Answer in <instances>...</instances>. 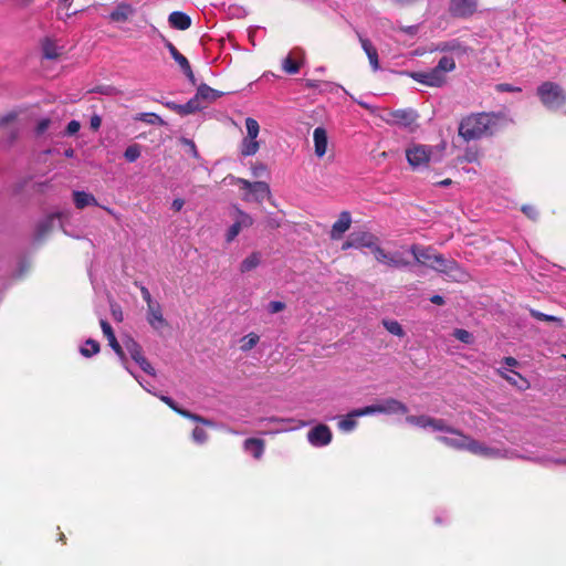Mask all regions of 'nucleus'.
I'll return each instance as SVG.
<instances>
[{
    "label": "nucleus",
    "mask_w": 566,
    "mask_h": 566,
    "mask_svg": "<svg viewBox=\"0 0 566 566\" xmlns=\"http://www.w3.org/2000/svg\"><path fill=\"white\" fill-rule=\"evenodd\" d=\"M406 422L423 430L437 432L439 433L437 439L444 446L455 450L468 451L476 457L491 460L520 458L516 451L507 449L503 444L491 446L464 434L462 431L450 426L444 419L427 415L407 416Z\"/></svg>",
    "instance_id": "nucleus-1"
},
{
    "label": "nucleus",
    "mask_w": 566,
    "mask_h": 566,
    "mask_svg": "<svg viewBox=\"0 0 566 566\" xmlns=\"http://www.w3.org/2000/svg\"><path fill=\"white\" fill-rule=\"evenodd\" d=\"M501 120L502 116L494 113L472 114L461 120L459 135L467 142L492 135Z\"/></svg>",
    "instance_id": "nucleus-2"
},
{
    "label": "nucleus",
    "mask_w": 566,
    "mask_h": 566,
    "mask_svg": "<svg viewBox=\"0 0 566 566\" xmlns=\"http://www.w3.org/2000/svg\"><path fill=\"white\" fill-rule=\"evenodd\" d=\"M443 145L430 146L422 144H411L406 149V158L413 169L428 167L430 163H439L443 156Z\"/></svg>",
    "instance_id": "nucleus-3"
},
{
    "label": "nucleus",
    "mask_w": 566,
    "mask_h": 566,
    "mask_svg": "<svg viewBox=\"0 0 566 566\" xmlns=\"http://www.w3.org/2000/svg\"><path fill=\"white\" fill-rule=\"evenodd\" d=\"M410 252L416 261L424 266L439 272H447L452 269L453 262L446 260L441 254L434 252L431 248L412 245Z\"/></svg>",
    "instance_id": "nucleus-4"
},
{
    "label": "nucleus",
    "mask_w": 566,
    "mask_h": 566,
    "mask_svg": "<svg viewBox=\"0 0 566 566\" xmlns=\"http://www.w3.org/2000/svg\"><path fill=\"white\" fill-rule=\"evenodd\" d=\"M537 95L548 109L557 111L566 105V92L557 83L544 82L537 87Z\"/></svg>",
    "instance_id": "nucleus-5"
},
{
    "label": "nucleus",
    "mask_w": 566,
    "mask_h": 566,
    "mask_svg": "<svg viewBox=\"0 0 566 566\" xmlns=\"http://www.w3.org/2000/svg\"><path fill=\"white\" fill-rule=\"evenodd\" d=\"M245 134L240 143L239 150L243 157L254 156L260 149V142L258 140L260 134V125L256 119L247 117Z\"/></svg>",
    "instance_id": "nucleus-6"
},
{
    "label": "nucleus",
    "mask_w": 566,
    "mask_h": 566,
    "mask_svg": "<svg viewBox=\"0 0 566 566\" xmlns=\"http://www.w3.org/2000/svg\"><path fill=\"white\" fill-rule=\"evenodd\" d=\"M235 185L247 191L244 195L245 201L262 202L270 196V187L264 181L250 182L243 178H237Z\"/></svg>",
    "instance_id": "nucleus-7"
},
{
    "label": "nucleus",
    "mask_w": 566,
    "mask_h": 566,
    "mask_svg": "<svg viewBox=\"0 0 566 566\" xmlns=\"http://www.w3.org/2000/svg\"><path fill=\"white\" fill-rule=\"evenodd\" d=\"M146 319L150 327L157 332L168 327V321L164 316L163 306L159 302L153 303L146 308Z\"/></svg>",
    "instance_id": "nucleus-8"
},
{
    "label": "nucleus",
    "mask_w": 566,
    "mask_h": 566,
    "mask_svg": "<svg viewBox=\"0 0 566 566\" xmlns=\"http://www.w3.org/2000/svg\"><path fill=\"white\" fill-rule=\"evenodd\" d=\"M332 437V431L326 424H317L307 432L308 442L316 448L328 446Z\"/></svg>",
    "instance_id": "nucleus-9"
},
{
    "label": "nucleus",
    "mask_w": 566,
    "mask_h": 566,
    "mask_svg": "<svg viewBox=\"0 0 566 566\" xmlns=\"http://www.w3.org/2000/svg\"><path fill=\"white\" fill-rule=\"evenodd\" d=\"M375 259L387 266L391 268H402L407 266L409 262L403 258L402 252H386L384 249L379 248L375 251Z\"/></svg>",
    "instance_id": "nucleus-10"
},
{
    "label": "nucleus",
    "mask_w": 566,
    "mask_h": 566,
    "mask_svg": "<svg viewBox=\"0 0 566 566\" xmlns=\"http://www.w3.org/2000/svg\"><path fill=\"white\" fill-rule=\"evenodd\" d=\"M252 222L253 220L248 213L241 210H237L235 220L233 224H231L230 228L227 230L226 241L228 243H231L243 229L252 226Z\"/></svg>",
    "instance_id": "nucleus-11"
},
{
    "label": "nucleus",
    "mask_w": 566,
    "mask_h": 566,
    "mask_svg": "<svg viewBox=\"0 0 566 566\" xmlns=\"http://www.w3.org/2000/svg\"><path fill=\"white\" fill-rule=\"evenodd\" d=\"M478 10L476 0H451L450 12L457 18H469Z\"/></svg>",
    "instance_id": "nucleus-12"
},
{
    "label": "nucleus",
    "mask_w": 566,
    "mask_h": 566,
    "mask_svg": "<svg viewBox=\"0 0 566 566\" xmlns=\"http://www.w3.org/2000/svg\"><path fill=\"white\" fill-rule=\"evenodd\" d=\"M411 77L427 86H441L446 82V75H441L436 69L413 72L411 73Z\"/></svg>",
    "instance_id": "nucleus-13"
},
{
    "label": "nucleus",
    "mask_w": 566,
    "mask_h": 566,
    "mask_svg": "<svg viewBox=\"0 0 566 566\" xmlns=\"http://www.w3.org/2000/svg\"><path fill=\"white\" fill-rule=\"evenodd\" d=\"M352 217L348 211L340 212L338 219L334 222L331 230V239L339 240L343 234L350 228Z\"/></svg>",
    "instance_id": "nucleus-14"
},
{
    "label": "nucleus",
    "mask_w": 566,
    "mask_h": 566,
    "mask_svg": "<svg viewBox=\"0 0 566 566\" xmlns=\"http://www.w3.org/2000/svg\"><path fill=\"white\" fill-rule=\"evenodd\" d=\"M166 48L168 49V51H169L171 57L175 60V62L184 71L186 76L193 83L195 82V75L192 73L190 63L187 60V57L184 56L171 42H167Z\"/></svg>",
    "instance_id": "nucleus-15"
},
{
    "label": "nucleus",
    "mask_w": 566,
    "mask_h": 566,
    "mask_svg": "<svg viewBox=\"0 0 566 566\" xmlns=\"http://www.w3.org/2000/svg\"><path fill=\"white\" fill-rule=\"evenodd\" d=\"M416 118L417 115L412 109H397L389 114L388 122L408 127L416 122Z\"/></svg>",
    "instance_id": "nucleus-16"
},
{
    "label": "nucleus",
    "mask_w": 566,
    "mask_h": 566,
    "mask_svg": "<svg viewBox=\"0 0 566 566\" xmlns=\"http://www.w3.org/2000/svg\"><path fill=\"white\" fill-rule=\"evenodd\" d=\"M302 60L303 51L294 50L283 60L282 67L287 74H296L300 71Z\"/></svg>",
    "instance_id": "nucleus-17"
},
{
    "label": "nucleus",
    "mask_w": 566,
    "mask_h": 566,
    "mask_svg": "<svg viewBox=\"0 0 566 566\" xmlns=\"http://www.w3.org/2000/svg\"><path fill=\"white\" fill-rule=\"evenodd\" d=\"M437 50L442 52H452L457 56L467 55L472 52V49L470 46H468L458 39L439 44Z\"/></svg>",
    "instance_id": "nucleus-18"
},
{
    "label": "nucleus",
    "mask_w": 566,
    "mask_h": 566,
    "mask_svg": "<svg viewBox=\"0 0 566 566\" xmlns=\"http://www.w3.org/2000/svg\"><path fill=\"white\" fill-rule=\"evenodd\" d=\"M314 150L318 158H322L328 146L327 133L323 127H316L313 132Z\"/></svg>",
    "instance_id": "nucleus-19"
},
{
    "label": "nucleus",
    "mask_w": 566,
    "mask_h": 566,
    "mask_svg": "<svg viewBox=\"0 0 566 566\" xmlns=\"http://www.w3.org/2000/svg\"><path fill=\"white\" fill-rule=\"evenodd\" d=\"M380 409L381 413L385 415H406L408 412V407L395 398H387L380 401Z\"/></svg>",
    "instance_id": "nucleus-20"
},
{
    "label": "nucleus",
    "mask_w": 566,
    "mask_h": 566,
    "mask_svg": "<svg viewBox=\"0 0 566 566\" xmlns=\"http://www.w3.org/2000/svg\"><path fill=\"white\" fill-rule=\"evenodd\" d=\"M161 401H164L167 406H169L174 411L181 415L185 418L191 419L192 421L205 423L211 426V421L203 419L202 417L191 413L188 410H185L176 405V402L168 396H160Z\"/></svg>",
    "instance_id": "nucleus-21"
},
{
    "label": "nucleus",
    "mask_w": 566,
    "mask_h": 566,
    "mask_svg": "<svg viewBox=\"0 0 566 566\" xmlns=\"http://www.w3.org/2000/svg\"><path fill=\"white\" fill-rule=\"evenodd\" d=\"M243 450L254 459L260 460L265 450V443L259 438H249L243 442Z\"/></svg>",
    "instance_id": "nucleus-22"
},
{
    "label": "nucleus",
    "mask_w": 566,
    "mask_h": 566,
    "mask_svg": "<svg viewBox=\"0 0 566 566\" xmlns=\"http://www.w3.org/2000/svg\"><path fill=\"white\" fill-rule=\"evenodd\" d=\"M135 9L126 2H120L111 12L109 19L114 22H126L133 14Z\"/></svg>",
    "instance_id": "nucleus-23"
},
{
    "label": "nucleus",
    "mask_w": 566,
    "mask_h": 566,
    "mask_svg": "<svg viewBox=\"0 0 566 566\" xmlns=\"http://www.w3.org/2000/svg\"><path fill=\"white\" fill-rule=\"evenodd\" d=\"M62 218V213L48 214L41 220L36 227V235L39 239L44 238L55 226V221Z\"/></svg>",
    "instance_id": "nucleus-24"
},
{
    "label": "nucleus",
    "mask_w": 566,
    "mask_h": 566,
    "mask_svg": "<svg viewBox=\"0 0 566 566\" xmlns=\"http://www.w3.org/2000/svg\"><path fill=\"white\" fill-rule=\"evenodd\" d=\"M168 21L172 28L178 30H187L191 25L190 17L180 11L171 12Z\"/></svg>",
    "instance_id": "nucleus-25"
},
{
    "label": "nucleus",
    "mask_w": 566,
    "mask_h": 566,
    "mask_svg": "<svg viewBox=\"0 0 566 566\" xmlns=\"http://www.w3.org/2000/svg\"><path fill=\"white\" fill-rule=\"evenodd\" d=\"M221 96H222V92H219V91L208 86L207 84H201L198 87L197 93L195 95V97L198 98V102H200V103H201V101L213 102Z\"/></svg>",
    "instance_id": "nucleus-26"
},
{
    "label": "nucleus",
    "mask_w": 566,
    "mask_h": 566,
    "mask_svg": "<svg viewBox=\"0 0 566 566\" xmlns=\"http://www.w3.org/2000/svg\"><path fill=\"white\" fill-rule=\"evenodd\" d=\"M359 41L361 44L363 50L365 51L369 63L374 71H377L379 69V61H378V53L377 50L374 48L371 42L363 36H359Z\"/></svg>",
    "instance_id": "nucleus-27"
},
{
    "label": "nucleus",
    "mask_w": 566,
    "mask_h": 566,
    "mask_svg": "<svg viewBox=\"0 0 566 566\" xmlns=\"http://www.w3.org/2000/svg\"><path fill=\"white\" fill-rule=\"evenodd\" d=\"M377 241L378 240L374 234L364 232L356 237V248H367L375 255L376 249L380 248Z\"/></svg>",
    "instance_id": "nucleus-28"
},
{
    "label": "nucleus",
    "mask_w": 566,
    "mask_h": 566,
    "mask_svg": "<svg viewBox=\"0 0 566 566\" xmlns=\"http://www.w3.org/2000/svg\"><path fill=\"white\" fill-rule=\"evenodd\" d=\"M74 205L77 209H83L87 206H96L97 200L95 197L85 191H74L73 192Z\"/></svg>",
    "instance_id": "nucleus-29"
},
{
    "label": "nucleus",
    "mask_w": 566,
    "mask_h": 566,
    "mask_svg": "<svg viewBox=\"0 0 566 566\" xmlns=\"http://www.w3.org/2000/svg\"><path fill=\"white\" fill-rule=\"evenodd\" d=\"M269 420L281 424V427H279L275 430V432H285V431L295 430V429H298V428H302L305 426V422L296 421L292 418H286V419L285 418H270Z\"/></svg>",
    "instance_id": "nucleus-30"
},
{
    "label": "nucleus",
    "mask_w": 566,
    "mask_h": 566,
    "mask_svg": "<svg viewBox=\"0 0 566 566\" xmlns=\"http://www.w3.org/2000/svg\"><path fill=\"white\" fill-rule=\"evenodd\" d=\"M501 375L510 384L517 387L520 390H525L530 387L528 381L516 371H513V370L502 371Z\"/></svg>",
    "instance_id": "nucleus-31"
},
{
    "label": "nucleus",
    "mask_w": 566,
    "mask_h": 566,
    "mask_svg": "<svg viewBox=\"0 0 566 566\" xmlns=\"http://www.w3.org/2000/svg\"><path fill=\"white\" fill-rule=\"evenodd\" d=\"M261 253L260 252H253L250 255H248L240 264V271L242 273L250 272L258 268L261 263Z\"/></svg>",
    "instance_id": "nucleus-32"
},
{
    "label": "nucleus",
    "mask_w": 566,
    "mask_h": 566,
    "mask_svg": "<svg viewBox=\"0 0 566 566\" xmlns=\"http://www.w3.org/2000/svg\"><path fill=\"white\" fill-rule=\"evenodd\" d=\"M205 107H206L205 105H202L200 102H198V98L192 97L186 104H179L178 114L188 115V114H192L197 111H200Z\"/></svg>",
    "instance_id": "nucleus-33"
},
{
    "label": "nucleus",
    "mask_w": 566,
    "mask_h": 566,
    "mask_svg": "<svg viewBox=\"0 0 566 566\" xmlns=\"http://www.w3.org/2000/svg\"><path fill=\"white\" fill-rule=\"evenodd\" d=\"M124 346L134 361L137 363V361H139V359H142L144 357L140 345L137 342H135L133 338H128L124 343Z\"/></svg>",
    "instance_id": "nucleus-34"
},
{
    "label": "nucleus",
    "mask_w": 566,
    "mask_h": 566,
    "mask_svg": "<svg viewBox=\"0 0 566 566\" xmlns=\"http://www.w3.org/2000/svg\"><path fill=\"white\" fill-rule=\"evenodd\" d=\"M357 417L358 416H354L353 411H350L348 415H346L345 417H343L338 420V423H337L338 429L343 432L353 431L357 426V422L355 420V418H357Z\"/></svg>",
    "instance_id": "nucleus-35"
},
{
    "label": "nucleus",
    "mask_w": 566,
    "mask_h": 566,
    "mask_svg": "<svg viewBox=\"0 0 566 566\" xmlns=\"http://www.w3.org/2000/svg\"><path fill=\"white\" fill-rule=\"evenodd\" d=\"M43 55L46 59H55L61 54L60 48L50 39H45L42 44Z\"/></svg>",
    "instance_id": "nucleus-36"
},
{
    "label": "nucleus",
    "mask_w": 566,
    "mask_h": 566,
    "mask_svg": "<svg viewBox=\"0 0 566 566\" xmlns=\"http://www.w3.org/2000/svg\"><path fill=\"white\" fill-rule=\"evenodd\" d=\"M259 335L250 333L240 339V349L242 352H249L259 343Z\"/></svg>",
    "instance_id": "nucleus-37"
},
{
    "label": "nucleus",
    "mask_w": 566,
    "mask_h": 566,
    "mask_svg": "<svg viewBox=\"0 0 566 566\" xmlns=\"http://www.w3.org/2000/svg\"><path fill=\"white\" fill-rule=\"evenodd\" d=\"M528 460H532L534 462H537L544 467H549L552 464L556 465H566V458H554V457H539V458H527Z\"/></svg>",
    "instance_id": "nucleus-38"
},
{
    "label": "nucleus",
    "mask_w": 566,
    "mask_h": 566,
    "mask_svg": "<svg viewBox=\"0 0 566 566\" xmlns=\"http://www.w3.org/2000/svg\"><path fill=\"white\" fill-rule=\"evenodd\" d=\"M99 352V344L94 339H87L85 344L80 348V353L84 357H92Z\"/></svg>",
    "instance_id": "nucleus-39"
},
{
    "label": "nucleus",
    "mask_w": 566,
    "mask_h": 566,
    "mask_svg": "<svg viewBox=\"0 0 566 566\" xmlns=\"http://www.w3.org/2000/svg\"><path fill=\"white\" fill-rule=\"evenodd\" d=\"M441 75H446V73L451 72L455 69L454 60L449 56H443L438 62V65L434 67Z\"/></svg>",
    "instance_id": "nucleus-40"
},
{
    "label": "nucleus",
    "mask_w": 566,
    "mask_h": 566,
    "mask_svg": "<svg viewBox=\"0 0 566 566\" xmlns=\"http://www.w3.org/2000/svg\"><path fill=\"white\" fill-rule=\"evenodd\" d=\"M385 328L392 335L395 336H398V337H402L405 336V332H403V328L402 326L397 322V321H394V319H385L382 322Z\"/></svg>",
    "instance_id": "nucleus-41"
},
{
    "label": "nucleus",
    "mask_w": 566,
    "mask_h": 566,
    "mask_svg": "<svg viewBox=\"0 0 566 566\" xmlns=\"http://www.w3.org/2000/svg\"><path fill=\"white\" fill-rule=\"evenodd\" d=\"M375 413H381L380 402L353 410V415L359 417L370 416Z\"/></svg>",
    "instance_id": "nucleus-42"
},
{
    "label": "nucleus",
    "mask_w": 566,
    "mask_h": 566,
    "mask_svg": "<svg viewBox=\"0 0 566 566\" xmlns=\"http://www.w3.org/2000/svg\"><path fill=\"white\" fill-rule=\"evenodd\" d=\"M140 154L142 147L138 144H133L126 148L124 157L127 161L134 163L140 157Z\"/></svg>",
    "instance_id": "nucleus-43"
},
{
    "label": "nucleus",
    "mask_w": 566,
    "mask_h": 566,
    "mask_svg": "<svg viewBox=\"0 0 566 566\" xmlns=\"http://www.w3.org/2000/svg\"><path fill=\"white\" fill-rule=\"evenodd\" d=\"M108 345L113 348V350L116 353V355L119 357L123 366L125 367L126 370H128V367L126 365V357H125V353L122 348V346L119 345V343L117 342L116 337L115 336H112L109 339H108Z\"/></svg>",
    "instance_id": "nucleus-44"
},
{
    "label": "nucleus",
    "mask_w": 566,
    "mask_h": 566,
    "mask_svg": "<svg viewBox=\"0 0 566 566\" xmlns=\"http://www.w3.org/2000/svg\"><path fill=\"white\" fill-rule=\"evenodd\" d=\"M453 336L464 343V344H471L473 342V336L470 332L465 331V329H461V328H458V329H454L453 332Z\"/></svg>",
    "instance_id": "nucleus-45"
},
{
    "label": "nucleus",
    "mask_w": 566,
    "mask_h": 566,
    "mask_svg": "<svg viewBox=\"0 0 566 566\" xmlns=\"http://www.w3.org/2000/svg\"><path fill=\"white\" fill-rule=\"evenodd\" d=\"M192 440L198 444H203L208 440V433L205 429L196 427L192 431Z\"/></svg>",
    "instance_id": "nucleus-46"
},
{
    "label": "nucleus",
    "mask_w": 566,
    "mask_h": 566,
    "mask_svg": "<svg viewBox=\"0 0 566 566\" xmlns=\"http://www.w3.org/2000/svg\"><path fill=\"white\" fill-rule=\"evenodd\" d=\"M137 119L146 122L148 124H164V120L154 113H143L139 114Z\"/></svg>",
    "instance_id": "nucleus-47"
},
{
    "label": "nucleus",
    "mask_w": 566,
    "mask_h": 566,
    "mask_svg": "<svg viewBox=\"0 0 566 566\" xmlns=\"http://www.w3.org/2000/svg\"><path fill=\"white\" fill-rule=\"evenodd\" d=\"M285 308V304L280 301H272L268 304V312L271 314L279 313Z\"/></svg>",
    "instance_id": "nucleus-48"
},
{
    "label": "nucleus",
    "mask_w": 566,
    "mask_h": 566,
    "mask_svg": "<svg viewBox=\"0 0 566 566\" xmlns=\"http://www.w3.org/2000/svg\"><path fill=\"white\" fill-rule=\"evenodd\" d=\"M532 316L539 319V321H548V322H559L560 319L556 316L547 315L538 311H532Z\"/></svg>",
    "instance_id": "nucleus-49"
},
{
    "label": "nucleus",
    "mask_w": 566,
    "mask_h": 566,
    "mask_svg": "<svg viewBox=\"0 0 566 566\" xmlns=\"http://www.w3.org/2000/svg\"><path fill=\"white\" fill-rule=\"evenodd\" d=\"M137 364L139 365V367L145 371L147 373L148 375H151V376H155V368L149 364V361L143 357L142 359H139V361H137Z\"/></svg>",
    "instance_id": "nucleus-50"
},
{
    "label": "nucleus",
    "mask_w": 566,
    "mask_h": 566,
    "mask_svg": "<svg viewBox=\"0 0 566 566\" xmlns=\"http://www.w3.org/2000/svg\"><path fill=\"white\" fill-rule=\"evenodd\" d=\"M101 327H102L103 334L107 338V340L112 336H115L114 331H113L111 324L108 322H106L105 319H101Z\"/></svg>",
    "instance_id": "nucleus-51"
},
{
    "label": "nucleus",
    "mask_w": 566,
    "mask_h": 566,
    "mask_svg": "<svg viewBox=\"0 0 566 566\" xmlns=\"http://www.w3.org/2000/svg\"><path fill=\"white\" fill-rule=\"evenodd\" d=\"M140 294H142V297L143 300L145 301L146 305L149 306L151 305L153 303H156L157 301L153 298L149 290L145 286H142L140 287Z\"/></svg>",
    "instance_id": "nucleus-52"
},
{
    "label": "nucleus",
    "mask_w": 566,
    "mask_h": 566,
    "mask_svg": "<svg viewBox=\"0 0 566 566\" xmlns=\"http://www.w3.org/2000/svg\"><path fill=\"white\" fill-rule=\"evenodd\" d=\"M522 211L530 218L535 220L538 216V212L535 207L533 206H523Z\"/></svg>",
    "instance_id": "nucleus-53"
},
{
    "label": "nucleus",
    "mask_w": 566,
    "mask_h": 566,
    "mask_svg": "<svg viewBox=\"0 0 566 566\" xmlns=\"http://www.w3.org/2000/svg\"><path fill=\"white\" fill-rule=\"evenodd\" d=\"M81 128V124L77 120H71L66 126V134L67 135H74L77 133Z\"/></svg>",
    "instance_id": "nucleus-54"
},
{
    "label": "nucleus",
    "mask_w": 566,
    "mask_h": 566,
    "mask_svg": "<svg viewBox=\"0 0 566 566\" xmlns=\"http://www.w3.org/2000/svg\"><path fill=\"white\" fill-rule=\"evenodd\" d=\"M463 159L468 163H473V161H476L478 159V151L476 150H472V149H468L463 156Z\"/></svg>",
    "instance_id": "nucleus-55"
},
{
    "label": "nucleus",
    "mask_w": 566,
    "mask_h": 566,
    "mask_svg": "<svg viewBox=\"0 0 566 566\" xmlns=\"http://www.w3.org/2000/svg\"><path fill=\"white\" fill-rule=\"evenodd\" d=\"M50 125V120L49 119H42L39 122L38 126H36V134L41 135L43 134L48 127Z\"/></svg>",
    "instance_id": "nucleus-56"
},
{
    "label": "nucleus",
    "mask_w": 566,
    "mask_h": 566,
    "mask_svg": "<svg viewBox=\"0 0 566 566\" xmlns=\"http://www.w3.org/2000/svg\"><path fill=\"white\" fill-rule=\"evenodd\" d=\"M130 373V375L134 376V378L139 382V385L148 392L153 394V390H151V386L147 382V381H144L142 378H139L138 376H136L133 371H130L129 369L127 370Z\"/></svg>",
    "instance_id": "nucleus-57"
},
{
    "label": "nucleus",
    "mask_w": 566,
    "mask_h": 566,
    "mask_svg": "<svg viewBox=\"0 0 566 566\" xmlns=\"http://www.w3.org/2000/svg\"><path fill=\"white\" fill-rule=\"evenodd\" d=\"M102 118L98 115H93L90 120L91 128L97 130L101 127Z\"/></svg>",
    "instance_id": "nucleus-58"
},
{
    "label": "nucleus",
    "mask_w": 566,
    "mask_h": 566,
    "mask_svg": "<svg viewBox=\"0 0 566 566\" xmlns=\"http://www.w3.org/2000/svg\"><path fill=\"white\" fill-rule=\"evenodd\" d=\"M185 205V201L182 199H175L171 203V208L175 210V211H180L182 209Z\"/></svg>",
    "instance_id": "nucleus-59"
},
{
    "label": "nucleus",
    "mask_w": 566,
    "mask_h": 566,
    "mask_svg": "<svg viewBox=\"0 0 566 566\" xmlns=\"http://www.w3.org/2000/svg\"><path fill=\"white\" fill-rule=\"evenodd\" d=\"M499 88H500L501 91H506V92H520V91H521V88H518V87H513V86H512V85H510V84H500V85H499Z\"/></svg>",
    "instance_id": "nucleus-60"
},
{
    "label": "nucleus",
    "mask_w": 566,
    "mask_h": 566,
    "mask_svg": "<svg viewBox=\"0 0 566 566\" xmlns=\"http://www.w3.org/2000/svg\"><path fill=\"white\" fill-rule=\"evenodd\" d=\"M263 171H265V167H264L263 165L255 166V167H253V169H252V174H253V176H254V177H259V176H261V174H262Z\"/></svg>",
    "instance_id": "nucleus-61"
},
{
    "label": "nucleus",
    "mask_w": 566,
    "mask_h": 566,
    "mask_svg": "<svg viewBox=\"0 0 566 566\" xmlns=\"http://www.w3.org/2000/svg\"><path fill=\"white\" fill-rule=\"evenodd\" d=\"M349 248H356V238L350 241H346L342 247L343 250H347Z\"/></svg>",
    "instance_id": "nucleus-62"
},
{
    "label": "nucleus",
    "mask_w": 566,
    "mask_h": 566,
    "mask_svg": "<svg viewBox=\"0 0 566 566\" xmlns=\"http://www.w3.org/2000/svg\"><path fill=\"white\" fill-rule=\"evenodd\" d=\"M14 118L13 114H8L0 118V125H4Z\"/></svg>",
    "instance_id": "nucleus-63"
},
{
    "label": "nucleus",
    "mask_w": 566,
    "mask_h": 566,
    "mask_svg": "<svg viewBox=\"0 0 566 566\" xmlns=\"http://www.w3.org/2000/svg\"><path fill=\"white\" fill-rule=\"evenodd\" d=\"M431 302L437 305H442L444 303L443 297L440 295L432 296Z\"/></svg>",
    "instance_id": "nucleus-64"
}]
</instances>
